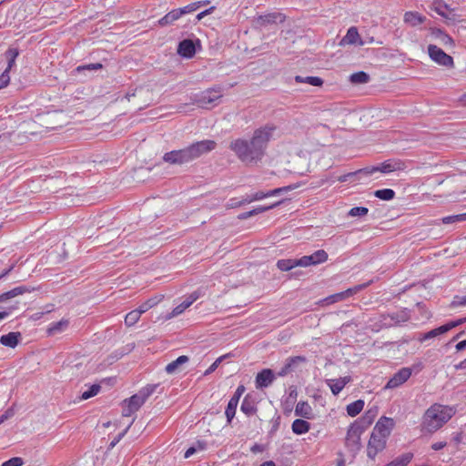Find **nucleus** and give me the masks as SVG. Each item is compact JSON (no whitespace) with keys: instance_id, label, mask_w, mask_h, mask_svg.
I'll return each instance as SVG.
<instances>
[{"instance_id":"11","label":"nucleus","mask_w":466,"mask_h":466,"mask_svg":"<svg viewBox=\"0 0 466 466\" xmlns=\"http://www.w3.org/2000/svg\"><path fill=\"white\" fill-rule=\"evenodd\" d=\"M299 267H309L312 265H318L326 262L328 259V254L323 249H319L309 256H303L299 258Z\"/></svg>"},{"instance_id":"54","label":"nucleus","mask_w":466,"mask_h":466,"mask_svg":"<svg viewBox=\"0 0 466 466\" xmlns=\"http://www.w3.org/2000/svg\"><path fill=\"white\" fill-rule=\"evenodd\" d=\"M245 390H246V389H245V387H244L243 385H239V386L237 388V390H236V391H235L234 395H233L230 399H235V400L238 402V401H239L240 397H241V396H242V394L245 392Z\"/></svg>"},{"instance_id":"29","label":"nucleus","mask_w":466,"mask_h":466,"mask_svg":"<svg viewBox=\"0 0 466 466\" xmlns=\"http://www.w3.org/2000/svg\"><path fill=\"white\" fill-rule=\"evenodd\" d=\"M292 431L297 435H301L308 432L310 429V424L301 419H297L292 422Z\"/></svg>"},{"instance_id":"43","label":"nucleus","mask_w":466,"mask_h":466,"mask_svg":"<svg viewBox=\"0 0 466 466\" xmlns=\"http://www.w3.org/2000/svg\"><path fill=\"white\" fill-rule=\"evenodd\" d=\"M441 220H442L443 224H451V223H456V222H461V221L466 220V213L447 216V217L442 218Z\"/></svg>"},{"instance_id":"60","label":"nucleus","mask_w":466,"mask_h":466,"mask_svg":"<svg viewBox=\"0 0 466 466\" xmlns=\"http://www.w3.org/2000/svg\"><path fill=\"white\" fill-rule=\"evenodd\" d=\"M291 370H289V366H287L284 364V366L278 371V376L279 377H285L289 373H290Z\"/></svg>"},{"instance_id":"53","label":"nucleus","mask_w":466,"mask_h":466,"mask_svg":"<svg viewBox=\"0 0 466 466\" xmlns=\"http://www.w3.org/2000/svg\"><path fill=\"white\" fill-rule=\"evenodd\" d=\"M10 82V76L7 72H3L0 76V89L5 87Z\"/></svg>"},{"instance_id":"20","label":"nucleus","mask_w":466,"mask_h":466,"mask_svg":"<svg viewBox=\"0 0 466 466\" xmlns=\"http://www.w3.org/2000/svg\"><path fill=\"white\" fill-rule=\"evenodd\" d=\"M21 339L20 332H9L0 337V343L5 347L15 348Z\"/></svg>"},{"instance_id":"63","label":"nucleus","mask_w":466,"mask_h":466,"mask_svg":"<svg viewBox=\"0 0 466 466\" xmlns=\"http://www.w3.org/2000/svg\"><path fill=\"white\" fill-rule=\"evenodd\" d=\"M198 449L194 446L188 448L185 454H184V458L187 459L189 457H191L193 454H195L197 452Z\"/></svg>"},{"instance_id":"16","label":"nucleus","mask_w":466,"mask_h":466,"mask_svg":"<svg viewBox=\"0 0 466 466\" xmlns=\"http://www.w3.org/2000/svg\"><path fill=\"white\" fill-rule=\"evenodd\" d=\"M397 168L398 167H396V164L391 162H384L380 166L361 168V171H364L365 176H370L379 171L381 173L388 174L396 170Z\"/></svg>"},{"instance_id":"57","label":"nucleus","mask_w":466,"mask_h":466,"mask_svg":"<svg viewBox=\"0 0 466 466\" xmlns=\"http://www.w3.org/2000/svg\"><path fill=\"white\" fill-rule=\"evenodd\" d=\"M223 357H220L218 358L217 360H215L210 366L209 368L205 371V375H208L210 374L211 372L215 371L216 369L218 368L219 362L221 361Z\"/></svg>"},{"instance_id":"42","label":"nucleus","mask_w":466,"mask_h":466,"mask_svg":"<svg viewBox=\"0 0 466 466\" xmlns=\"http://www.w3.org/2000/svg\"><path fill=\"white\" fill-rule=\"evenodd\" d=\"M140 316L141 315L139 314V312H137L136 309L130 311L125 317V323H126V325L129 326V327L135 325L138 321V319H140Z\"/></svg>"},{"instance_id":"28","label":"nucleus","mask_w":466,"mask_h":466,"mask_svg":"<svg viewBox=\"0 0 466 466\" xmlns=\"http://www.w3.org/2000/svg\"><path fill=\"white\" fill-rule=\"evenodd\" d=\"M69 325L67 319H62L57 322H52L47 328L48 335H56L63 332Z\"/></svg>"},{"instance_id":"49","label":"nucleus","mask_w":466,"mask_h":466,"mask_svg":"<svg viewBox=\"0 0 466 466\" xmlns=\"http://www.w3.org/2000/svg\"><path fill=\"white\" fill-rule=\"evenodd\" d=\"M24 464L23 459L20 457H14L2 463L1 466H22Z\"/></svg>"},{"instance_id":"17","label":"nucleus","mask_w":466,"mask_h":466,"mask_svg":"<svg viewBox=\"0 0 466 466\" xmlns=\"http://www.w3.org/2000/svg\"><path fill=\"white\" fill-rule=\"evenodd\" d=\"M341 44L363 46L364 41L361 40L358 29L355 26H351L348 29L346 35L342 38Z\"/></svg>"},{"instance_id":"27","label":"nucleus","mask_w":466,"mask_h":466,"mask_svg":"<svg viewBox=\"0 0 466 466\" xmlns=\"http://www.w3.org/2000/svg\"><path fill=\"white\" fill-rule=\"evenodd\" d=\"M289 189V187H279V188H275V189H272V190H268L267 192L258 191V192L254 193L251 196H252V199L254 201H258V200H261V199H264V198H268V197L277 196L280 192L288 191Z\"/></svg>"},{"instance_id":"22","label":"nucleus","mask_w":466,"mask_h":466,"mask_svg":"<svg viewBox=\"0 0 466 466\" xmlns=\"http://www.w3.org/2000/svg\"><path fill=\"white\" fill-rule=\"evenodd\" d=\"M188 360H189V359L187 356H186V355L179 356L177 359H176L172 362L168 363L166 366L165 370L168 374H173V373L178 371L180 370L181 366L186 364L187 362H188Z\"/></svg>"},{"instance_id":"9","label":"nucleus","mask_w":466,"mask_h":466,"mask_svg":"<svg viewBox=\"0 0 466 466\" xmlns=\"http://www.w3.org/2000/svg\"><path fill=\"white\" fill-rule=\"evenodd\" d=\"M412 374V368L404 367L399 370L387 382L385 389H395L406 382Z\"/></svg>"},{"instance_id":"32","label":"nucleus","mask_w":466,"mask_h":466,"mask_svg":"<svg viewBox=\"0 0 466 466\" xmlns=\"http://www.w3.org/2000/svg\"><path fill=\"white\" fill-rule=\"evenodd\" d=\"M5 55L8 63L7 67L5 69L4 72H7V74H9V71L15 65V59L18 56L19 52L15 48H9Z\"/></svg>"},{"instance_id":"61","label":"nucleus","mask_w":466,"mask_h":466,"mask_svg":"<svg viewBox=\"0 0 466 466\" xmlns=\"http://www.w3.org/2000/svg\"><path fill=\"white\" fill-rule=\"evenodd\" d=\"M447 443L445 441H438L431 445V449L434 451H440L446 447Z\"/></svg>"},{"instance_id":"26","label":"nucleus","mask_w":466,"mask_h":466,"mask_svg":"<svg viewBox=\"0 0 466 466\" xmlns=\"http://www.w3.org/2000/svg\"><path fill=\"white\" fill-rule=\"evenodd\" d=\"M296 416L302 417L305 419L312 418V409L310 405L306 401H299L295 407Z\"/></svg>"},{"instance_id":"59","label":"nucleus","mask_w":466,"mask_h":466,"mask_svg":"<svg viewBox=\"0 0 466 466\" xmlns=\"http://www.w3.org/2000/svg\"><path fill=\"white\" fill-rule=\"evenodd\" d=\"M161 299H162V296L161 297H155V298H151V299H147L146 301V303L150 305V309H151L154 306L157 305L161 301Z\"/></svg>"},{"instance_id":"8","label":"nucleus","mask_w":466,"mask_h":466,"mask_svg":"<svg viewBox=\"0 0 466 466\" xmlns=\"http://www.w3.org/2000/svg\"><path fill=\"white\" fill-rule=\"evenodd\" d=\"M387 440L371 432L367 446V456L374 460L377 454L382 451L386 447Z\"/></svg>"},{"instance_id":"30","label":"nucleus","mask_w":466,"mask_h":466,"mask_svg":"<svg viewBox=\"0 0 466 466\" xmlns=\"http://www.w3.org/2000/svg\"><path fill=\"white\" fill-rule=\"evenodd\" d=\"M240 410L247 416H252L256 413L257 407L254 400L248 396H246L241 403Z\"/></svg>"},{"instance_id":"19","label":"nucleus","mask_w":466,"mask_h":466,"mask_svg":"<svg viewBox=\"0 0 466 466\" xmlns=\"http://www.w3.org/2000/svg\"><path fill=\"white\" fill-rule=\"evenodd\" d=\"M350 381V377H343L339 379H329L326 380L327 385L329 387L334 395H338L343 388Z\"/></svg>"},{"instance_id":"12","label":"nucleus","mask_w":466,"mask_h":466,"mask_svg":"<svg viewBox=\"0 0 466 466\" xmlns=\"http://www.w3.org/2000/svg\"><path fill=\"white\" fill-rule=\"evenodd\" d=\"M222 96L221 87H214L202 92L198 99L201 106L212 105Z\"/></svg>"},{"instance_id":"6","label":"nucleus","mask_w":466,"mask_h":466,"mask_svg":"<svg viewBox=\"0 0 466 466\" xmlns=\"http://www.w3.org/2000/svg\"><path fill=\"white\" fill-rule=\"evenodd\" d=\"M428 54L435 63L447 67L453 66V58L437 46L429 45Z\"/></svg>"},{"instance_id":"39","label":"nucleus","mask_w":466,"mask_h":466,"mask_svg":"<svg viewBox=\"0 0 466 466\" xmlns=\"http://www.w3.org/2000/svg\"><path fill=\"white\" fill-rule=\"evenodd\" d=\"M374 196L382 200H391L395 197V192L390 188H383L376 190Z\"/></svg>"},{"instance_id":"41","label":"nucleus","mask_w":466,"mask_h":466,"mask_svg":"<svg viewBox=\"0 0 466 466\" xmlns=\"http://www.w3.org/2000/svg\"><path fill=\"white\" fill-rule=\"evenodd\" d=\"M306 362V358L303 356L290 357L286 360V365L289 366V370L292 371L301 363Z\"/></svg>"},{"instance_id":"50","label":"nucleus","mask_w":466,"mask_h":466,"mask_svg":"<svg viewBox=\"0 0 466 466\" xmlns=\"http://www.w3.org/2000/svg\"><path fill=\"white\" fill-rule=\"evenodd\" d=\"M134 420H132V421L127 425V427L121 432L119 433L116 438L115 440L110 443V447L113 448L117 442L120 441V440L127 434V431L129 430V428L131 427L132 423H133Z\"/></svg>"},{"instance_id":"44","label":"nucleus","mask_w":466,"mask_h":466,"mask_svg":"<svg viewBox=\"0 0 466 466\" xmlns=\"http://www.w3.org/2000/svg\"><path fill=\"white\" fill-rule=\"evenodd\" d=\"M369 209L365 207H355L350 209L348 216L350 217H363L366 216Z\"/></svg>"},{"instance_id":"2","label":"nucleus","mask_w":466,"mask_h":466,"mask_svg":"<svg viewBox=\"0 0 466 466\" xmlns=\"http://www.w3.org/2000/svg\"><path fill=\"white\" fill-rule=\"evenodd\" d=\"M217 143L214 140H201L187 147L172 150L164 154L162 159L170 165H185L215 149Z\"/></svg>"},{"instance_id":"23","label":"nucleus","mask_w":466,"mask_h":466,"mask_svg":"<svg viewBox=\"0 0 466 466\" xmlns=\"http://www.w3.org/2000/svg\"><path fill=\"white\" fill-rule=\"evenodd\" d=\"M181 12L178 8L171 10L166 15L158 20V25L160 26H167L172 25L175 21L181 17Z\"/></svg>"},{"instance_id":"55","label":"nucleus","mask_w":466,"mask_h":466,"mask_svg":"<svg viewBox=\"0 0 466 466\" xmlns=\"http://www.w3.org/2000/svg\"><path fill=\"white\" fill-rule=\"evenodd\" d=\"M279 204V202H277V203L272 204V205L268 206V207L260 206V207H258V208H254L253 210H254V212H256V215H258V214L263 213L265 211H268V210L277 207Z\"/></svg>"},{"instance_id":"56","label":"nucleus","mask_w":466,"mask_h":466,"mask_svg":"<svg viewBox=\"0 0 466 466\" xmlns=\"http://www.w3.org/2000/svg\"><path fill=\"white\" fill-rule=\"evenodd\" d=\"M15 412L13 409L6 410L1 416H0V421L3 423L6 420L12 418L14 416Z\"/></svg>"},{"instance_id":"62","label":"nucleus","mask_w":466,"mask_h":466,"mask_svg":"<svg viewBox=\"0 0 466 466\" xmlns=\"http://www.w3.org/2000/svg\"><path fill=\"white\" fill-rule=\"evenodd\" d=\"M373 418H374V413H372L371 410H369L365 416L363 417V420H366L367 422V425H370L371 424L372 420H373Z\"/></svg>"},{"instance_id":"35","label":"nucleus","mask_w":466,"mask_h":466,"mask_svg":"<svg viewBox=\"0 0 466 466\" xmlns=\"http://www.w3.org/2000/svg\"><path fill=\"white\" fill-rule=\"evenodd\" d=\"M350 81L356 85L366 84L370 81V76L363 71H360L350 75Z\"/></svg>"},{"instance_id":"15","label":"nucleus","mask_w":466,"mask_h":466,"mask_svg":"<svg viewBox=\"0 0 466 466\" xmlns=\"http://www.w3.org/2000/svg\"><path fill=\"white\" fill-rule=\"evenodd\" d=\"M284 20L285 16L281 13L274 12L258 16L256 24L259 26H265L269 24L282 23Z\"/></svg>"},{"instance_id":"51","label":"nucleus","mask_w":466,"mask_h":466,"mask_svg":"<svg viewBox=\"0 0 466 466\" xmlns=\"http://www.w3.org/2000/svg\"><path fill=\"white\" fill-rule=\"evenodd\" d=\"M102 68V65L100 63L88 64L86 66H80L77 67V71L81 70H97Z\"/></svg>"},{"instance_id":"64","label":"nucleus","mask_w":466,"mask_h":466,"mask_svg":"<svg viewBox=\"0 0 466 466\" xmlns=\"http://www.w3.org/2000/svg\"><path fill=\"white\" fill-rule=\"evenodd\" d=\"M148 309H150V305H148L147 303L144 302L143 304H141L139 306L138 309H137L136 310L137 312H139V314L141 315L142 313L147 311Z\"/></svg>"},{"instance_id":"38","label":"nucleus","mask_w":466,"mask_h":466,"mask_svg":"<svg viewBox=\"0 0 466 466\" xmlns=\"http://www.w3.org/2000/svg\"><path fill=\"white\" fill-rule=\"evenodd\" d=\"M435 10L440 15H441L442 17H444L445 19H447L449 21H451V22L460 21L459 19H457L455 14H452L451 12H450L448 14L445 12V10L450 11V8L447 5H443L442 6H438L435 8Z\"/></svg>"},{"instance_id":"21","label":"nucleus","mask_w":466,"mask_h":466,"mask_svg":"<svg viewBox=\"0 0 466 466\" xmlns=\"http://www.w3.org/2000/svg\"><path fill=\"white\" fill-rule=\"evenodd\" d=\"M431 33L433 38L439 41L441 45L445 46H454L453 39L444 31L439 28H433Z\"/></svg>"},{"instance_id":"18","label":"nucleus","mask_w":466,"mask_h":466,"mask_svg":"<svg viewBox=\"0 0 466 466\" xmlns=\"http://www.w3.org/2000/svg\"><path fill=\"white\" fill-rule=\"evenodd\" d=\"M177 53L183 57L191 58L196 53L193 41L190 39L181 41L177 47Z\"/></svg>"},{"instance_id":"40","label":"nucleus","mask_w":466,"mask_h":466,"mask_svg":"<svg viewBox=\"0 0 466 466\" xmlns=\"http://www.w3.org/2000/svg\"><path fill=\"white\" fill-rule=\"evenodd\" d=\"M100 390H101V386L99 384H93L88 388V390L82 392L80 400H88V399L96 396V394H98Z\"/></svg>"},{"instance_id":"3","label":"nucleus","mask_w":466,"mask_h":466,"mask_svg":"<svg viewBox=\"0 0 466 466\" xmlns=\"http://www.w3.org/2000/svg\"><path fill=\"white\" fill-rule=\"evenodd\" d=\"M456 413V410L448 405L434 403L422 416V427L429 432H435L446 424Z\"/></svg>"},{"instance_id":"52","label":"nucleus","mask_w":466,"mask_h":466,"mask_svg":"<svg viewBox=\"0 0 466 466\" xmlns=\"http://www.w3.org/2000/svg\"><path fill=\"white\" fill-rule=\"evenodd\" d=\"M465 320H466V319H459L457 320L451 321L449 323L444 324L443 327H446L447 332H448L451 329L462 324Z\"/></svg>"},{"instance_id":"5","label":"nucleus","mask_w":466,"mask_h":466,"mask_svg":"<svg viewBox=\"0 0 466 466\" xmlns=\"http://www.w3.org/2000/svg\"><path fill=\"white\" fill-rule=\"evenodd\" d=\"M364 431V427L360 423H352L347 431L345 443L351 451H357L360 449V436Z\"/></svg>"},{"instance_id":"1","label":"nucleus","mask_w":466,"mask_h":466,"mask_svg":"<svg viewBox=\"0 0 466 466\" xmlns=\"http://www.w3.org/2000/svg\"><path fill=\"white\" fill-rule=\"evenodd\" d=\"M275 129L273 125H266L256 129L250 140L245 138L232 140L229 148L246 165L257 164L264 157Z\"/></svg>"},{"instance_id":"58","label":"nucleus","mask_w":466,"mask_h":466,"mask_svg":"<svg viewBox=\"0 0 466 466\" xmlns=\"http://www.w3.org/2000/svg\"><path fill=\"white\" fill-rule=\"evenodd\" d=\"M215 9L214 6L203 11V12H200L199 14L197 15V21H200L202 18H204L206 15L211 14L213 12V10Z\"/></svg>"},{"instance_id":"33","label":"nucleus","mask_w":466,"mask_h":466,"mask_svg":"<svg viewBox=\"0 0 466 466\" xmlns=\"http://www.w3.org/2000/svg\"><path fill=\"white\" fill-rule=\"evenodd\" d=\"M295 81L297 83H306L314 86H320L323 84V80L318 76H296Z\"/></svg>"},{"instance_id":"48","label":"nucleus","mask_w":466,"mask_h":466,"mask_svg":"<svg viewBox=\"0 0 466 466\" xmlns=\"http://www.w3.org/2000/svg\"><path fill=\"white\" fill-rule=\"evenodd\" d=\"M200 294L198 291L191 293L182 303L186 309L189 308L198 298Z\"/></svg>"},{"instance_id":"24","label":"nucleus","mask_w":466,"mask_h":466,"mask_svg":"<svg viewBox=\"0 0 466 466\" xmlns=\"http://www.w3.org/2000/svg\"><path fill=\"white\" fill-rule=\"evenodd\" d=\"M30 291H31V289L26 286H19V287L14 288L13 289L0 295V302H4L7 299H13L16 296H19L25 292H30Z\"/></svg>"},{"instance_id":"37","label":"nucleus","mask_w":466,"mask_h":466,"mask_svg":"<svg viewBox=\"0 0 466 466\" xmlns=\"http://www.w3.org/2000/svg\"><path fill=\"white\" fill-rule=\"evenodd\" d=\"M238 402L235 399H230L225 410L228 422L230 423L236 414V410Z\"/></svg>"},{"instance_id":"34","label":"nucleus","mask_w":466,"mask_h":466,"mask_svg":"<svg viewBox=\"0 0 466 466\" xmlns=\"http://www.w3.org/2000/svg\"><path fill=\"white\" fill-rule=\"evenodd\" d=\"M363 407L364 401L362 400H358L356 401L350 403L347 406V413L350 417H355L363 410Z\"/></svg>"},{"instance_id":"10","label":"nucleus","mask_w":466,"mask_h":466,"mask_svg":"<svg viewBox=\"0 0 466 466\" xmlns=\"http://www.w3.org/2000/svg\"><path fill=\"white\" fill-rule=\"evenodd\" d=\"M394 420L391 418L381 417L375 424L372 433L388 440L394 427Z\"/></svg>"},{"instance_id":"45","label":"nucleus","mask_w":466,"mask_h":466,"mask_svg":"<svg viewBox=\"0 0 466 466\" xmlns=\"http://www.w3.org/2000/svg\"><path fill=\"white\" fill-rule=\"evenodd\" d=\"M201 6V2L191 3L184 7L178 8L181 12V15L190 14L198 10Z\"/></svg>"},{"instance_id":"7","label":"nucleus","mask_w":466,"mask_h":466,"mask_svg":"<svg viewBox=\"0 0 466 466\" xmlns=\"http://www.w3.org/2000/svg\"><path fill=\"white\" fill-rule=\"evenodd\" d=\"M410 312L407 309H401L397 312L384 314L381 316V325L383 327H391L406 322L410 319Z\"/></svg>"},{"instance_id":"25","label":"nucleus","mask_w":466,"mask_h":466,"mask_svg":"<svg viewBox=\"0 0 466 466\" xmlns=\"http://www.w3.org/2000/svg\"><path fill=\"white\" fill-rule=\"evenodd\" d=\"M426 17L420 15L417 12H406L404 14L403 20L406 24L410 25V26H416L418 25L422 24L425 21Z\"/></svg>"},{"instance_id":"14","label":"nucleus","mask_w":466,"mask_h":466,"mask_svg":"<svg viewBox=\"0 0 466 466\" xmlns=\"http://www.w3.org/2000/svg\"><path fill=\"white\" fill-rule=\"evenodd\" d=\"M276 376L272 370L264 369L256 376L255 383L257 389L268 388L274 381Z\"/></svg>"},{"instance_id":"31","label":"nucleus","mask_w":466,"mask_h":466,"mask_svg":"<svg viewBox=\"0 0 466 466\" xmlns=\"http://www.w3.org/2000/svg\"><path fill=\"white\" fill-rule=\"evenodd\" d=\"M299 258L279 259L277 262V267L281 271H289L296 267H299Z\"/></svg>"},{"instance_id":"36","label":"nucleus","mask_w":466,"mask_h":466,"mask_svg":"<svg viewBox=\"0 0 466 466\" xmlns=\"http://www.w3.org/2000/svg\"><path fill=\"white\" fill-rule=\"evenodd\" d=\"M446 332H447V329H446V327H443V325H442V326H441V327H439L437 329H431V330L424 333L422 335V337L420 338V341H424V340H427V339H433V338H436V337H438V336H440L441 334H444Z\"/></svg>"},{"instance_id":"13","label":"nucleus","mask_w":466,"mask_h":466,"mask_svg":"<svg viewBox=\"0 0 466 466\" xmlns=\"http://www.w3.org/2000/svg\"><path fill=\"white\" fill-rule=\"evenodd\" d=\"M367 286H368V284L357 285L353 288L348 289L345 291L329 296L328 298L325 299V301L327 302V304H332V303L343 300V299L356 294L357 292L360 291L362 289L366 288Z\"/></svg>"},{"instance_id":"4","label":"nucleus","mask_w":466,"mask_h":466,"mask_svg":"<svg viewBox=\"0 0 466 466\" xmlns=\"http://www.w3.org/2000/svg\"><path fill=\"white\" fill-rule=\"evenodd\" d=\"M157 385L151 384L142 388L137 394L133 395L123 402L122 415L129 417L137 411L140 407L146 402L147 398L153 394Z\"/></svg>"},{"instance_id":"46","label":"nucleus","mask_w":466,"mask_h":466,"mask_svg":"<svg viewBox=\"0 0 466 466\" xmlns=\"http://www.w3.org/2000/svg\"><path fill=\"white\" fill-rule=\"evenodd\" d=\"M360 175H365V173H364V171H361V169H359L357 171L350 172V173L344 174L342 176H339L338 177V181H339V182H347L351 177H357V176H360Z\"/></svg>"},{"instance_id":"47","label":"nucleus","mask_w":466,"mask_h":466,"mask_svg":"<svg viewBox=\"0 0 466 466\" xmlns=\"http://www.w3.org/2000/svg\"><path fill=\"white\" fill-rule=\"evenodd\" d=\"M186 307L183 305V303H180L177 307L173 309V310L166 317L167 319H170L172 318H175L180 314H182L186 310Z\"/></svg>"}]
</instances>
